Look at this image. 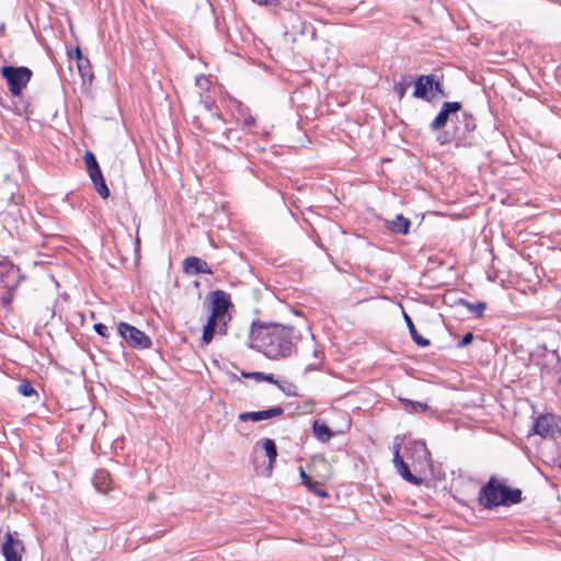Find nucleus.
Here are the masks:
<instances>
[{
  "instance_id": "7ed1b4c3",
  "label": "nucleus",
  "mask_w": 561,
  "mask_h": 561,
  "mask_svg": "<svg viewBox=\"0 0 561 561\" xmlns=\"http://www.w3.org/2000/svg\"><path fill=\"white\" fill-rule=\"evenodd\" d=\"M83 160L95 191L102 198L106 199L110 196V190L105 183V180L103 178L101 168L96 161L95 156L91 151H85Z\"/></svg>"
},
{
  "instance_id": "f704fd0d",
  "label": "nucleus",
  "mask_w": 561,
  "mask_h": 561,
  "mask_svg": "<svg viewBox=\"0 0 561 561\" xmlns=\"http://www.w3.org/2000/svg\"><path fill=\"white\" fill-rule=\"evenodd\" d=\"M414 450L421 453L425 458L428 456L426 445L422 442L413 443Z\"/></svg>"
},
{
  "instance_id": "393cba45",
  "label": "nucleus",
  "mask_w": 561,
  "mask_h": 561,
  "mask_svg": "<svg viewBox=\"0 0 561 561\" xmlns=\"http://www.w3.org/2000/svg\"><path fill=\"white\" fill-rule=\"evenodd\" d=\"M458 304L465 306L470 312L474 313L478 318L483 316V312L486 308L485 302H482V301L472 304L465 299H459Z\"/></svg>"
},
{
  "instance_id": "423d86ee",
  "label": "nucleus",
  "mask_w": 561,
  "mask_h": 561,
  "mask_svg": "<svg viewBox=\"0 0 561 561\" xmlns=\"http://www.w3.org/2000/svg\"><path fill=\"white\" fill-rule=\"evenodd\" d=\"M531 431L543 438H556L561 434V430L557 425L554 416L550 413L539 415L535 420Z\"/></svg>"
},
{
  "instance_id": "c756f323",
  "label": "nucleus",
  "mask_w": 561,
  "mask_h": 561,
  "mask_svg": "<svg viewBox=\"0 0 561 561\" xmlns=\"http://www.w3.org/2000/svg\"><path fill=\"white\" fill-rule=\"evenodd\" d=\"M18 392L24 397L36 394V390L30 381H23L18 386Z\"/></svg>"
},
{
  "instance_id": "7c9ffc66",
  "label": "nucleus",
  "mask_w": 561,
  "mask_h": 561,
  "mask_svg": "<svg viewBox=\"0 0 561 561\" xmlns=\"http://www.w3.org/2000/svg\"><path fill=\"white\" fill-rule=\"evenodd\" d=\"M216 332H217L216 329L204 325L202 342L206 345L209 344L213 341Z\"/></svg>"
},
{
  "instance_id": "39448f33",
  "label": "nucleus",
  "mask_w": 561,
  "mask_h": 561,
  "mask_svg": "<svg viewBox=\"0 0 561 561\" xmlns=\"http://www.w3.org/2000/svg\"><path fill=\"white\" fill-rule=\"evenodd\" d=\"M206 299L210 301V311L213 314L218 316L226 322L230 321L228 310L231 306V302L230 296L226 291L220 289L213 290L207 295Z\"/></svg>"
},
{
  "instance_id": "9b49d317",
  "label": "nucleus",
  "mask_w": 561,
  "mask_h": 561,
  "mask_svg": "<svg viewBox=\"0 0 561 561\" xmlns=\"http://www.w3.org/2000/svg\"><path fill=\"white\" fill-rule=\"evenodd\" d=\"M284 413V409L282 407H273L263 411L255 412H243L239 414V420L242 422L252 421L260 422L263 420H268L272 417L280 416Z\"/></svg>"
},
{
  "instance_id": "f257e3e1",
  "label": "nucleus",
  "mask_w": 561,
  "mask_h": 561,
  "mask_svg": "<svg viewBox=\"0 0 561 561\" xmlns=\"http://www.w3.org/2000/svg\"><path fill=\"white\" fill-rule=\"evenodd\" d=\"M300 334L294 327L279 323L253 321L250 330L251 347L270 359L289 357L295 351Z\"/></svg>"
},
{
  "instance_id": "f03ea898",
  "label": "nucleus",
  "mask_w": 561,
  "mask_h": 561,
  "mask_svg": "<svg viewBox=\"0 0 561 561\" xmlns=\"http://www.w3.org/2000/svg\"><path fill=\"white\" fill-rule=\"evenodd\" d=\"M1 75L7 80L12 95H21L23 89L32 78V70L27 67L4 66L1 68Z\"/></svg>"
},
{
  "instance_id": "aec40b11",
  "label": "nucleus",
  "mask_w": 561,
  "mask_h": 561,
  "mask_svg": "<svg viewBox=\"0 0 561 561\" xmlns=\"http://www.w3.org/2000/svg\"><path fill=\"white\" fill-rule=\"evenodd\" d=\"M403 318L407 323V327L409 329L410 335L412 340L420 346H427L430 345V341L425 337H423L421 334L417 333L415 325L413 324L412 319L403 312Z\"/></svg>"
},
{
  "instance_id": "dca6fc26",
  "label": "nucleus",
  "mask_w": 561,
  "mask_h": 561,
  "mask_svg": "<svg viewBox=\"0 0 561 561\" xmlns=\"http://www.w3.org/2000/svg\"><path fill=\"white\" fill-rule=\"evenodd\" d=\"M112 479L108 471L104 469L96 470L93 477L94 488L100 493H107L111 490Z\"/></svg>"
},
{
  "instance_id": "2f4dec72",
  "label": "nucleus",
  "mask_w": 561,
  "mask_h": 561,
  "mask_svg": "<svg viewBox=\"0 0 561 561\" xmlns=\"http://www.w3.org/2000/svg\"><path fill=\"white\" fill-rule=\"evenodd\" d=\"M474 336L471 332H467L462 339L457 343L458 348H463L472 343Z\"/></svg>"
},
{
  "instance_id": "a878e982",
  "label": "nucleus",
  "mask_w": 561,
  "mask_h": 561,
  "mask_svg": "<svg viewBox=\"0 0 561 561\" xmlns=\"http://www.w3.org/2000/svg\"><path fill=\"white\" fill-rule=\"evenodd\" d=\"M227 323L225 320L219 318L218 316H215L210 312V316L205 324V327H210L213 329H216L218 333H226V327Z\"/></svg>"
},
{
  "instance_id": "473e14b6",
  "label": "nucleus",
  "mask_w": 561,
  "mask_h": 561,
  "mask_svg": "<svg viewBox=\"0 0 561 561\" xmlns=\"http://www.w3.org/2000/svg\"><path fill=\"white\" fill-rule=\"evenodd\" d=\"M313 357L316 358V360L313 363L308 364L306 370L317 369L321 365L322 359L319 356V351L317 348H313Z\"/></svg>"
},
{
  "instance_id": "ea45409f",
  "label": "nucleus",
  "mask_w": 561,
  "mask_h": 561,
  "mask_svg": "<svg viewBox=\"0 0 561 561\" xmlns=\"http://www.w3.org/2000/svg\"><path fill=\"white\" fill-rule=\"evenodd\" d=\"M253 1L259 4H274L277 2V0H253Z\"/></svg>"
},
{
  "instance_id": "c9c22d12",
  "label": "nucleus",
  "mask_w": 561,
  "mask_h": 561,
  "mask_svg": "<svg viewBox=\"0 0 561 561\" xmlns=\"http://www.w3.org/2000/svg\"><path fill=\"white\" fill-rule=\"evenodd\" d=\"M400 462H404L403 459L400 456V448L399 446L394 447V455H393V465L396 469L400 466Z\"/></svg>"
},
{
  "instance_id": "e433bc0d",
  "label": "nucleus",
  "mask_w": 561,
  "mask_h": 561,
  "mask_svg": "<svg viewBox=\"0 0 561 561\" xmlns=\"http://www.w3.org/2000/svg\"><path fill=\"white\" fill-rule=\"evenodd\" d=\"M237 130H233V129H227L224 135L226 136V138L230 141L232 139H236V140H240V136L237 135Z\"/></svg>"
},
{
  "instance_id": "ddd939ff",
  "label": "nucleus",
  "mask_w": 561,
  "mask_h": 561,
  "mask_svg": "<svg viewBox=\"0 0 561 561\" xmlns=\"http://www.w3.org/2000/svg\"><path fill=\"white\" fill-rule=\"evenodd\" d=\"M183 271L190 275L211 274L213 271L206 261L197 256H188L183 261Z\"/></svg>"
},
{
  "instance_id": "2eb2a0df",
  "label": "nucleus",
  "mask_w": 561,
  "mask_h": 561,
  "mask_svg": "<svg viewBox=\"0 0 561 561\" xmlns=\"http://www.w3.org/2000/svg\"><path fill=\"white\" fill-rule=\"evenodd\" d=\"M78 71L83 81H91L93 79V72L91 68L90 60L87 57H83L79 47L75 50Z\"/></svg>"
},
{
  "instance_id": "1a4fd4ad",
  "label": "nucleus",
  "mask_w": 561,
  "mask_h": 561,
  "mask_svg": "<svg viewBox=\"0 0 561 561\" xmlns=\"http://www.w3.org/2000/svg\"><path fill=\"white\" fill-rule=\"evenodd\" d=\"M461 110V103L460 102H444L440 111L436 115V117L432 121L430 127L433 131L439 130L443 127L446 126L449 116L451 114H456Z\"/></svg>"
},
{
  "instance_id": "0eeeda50",
  "label": "nucleus",
  "mask_w": 561,
  "mask_h": 561,
  "mask_svg": "<svg viewBox=\"0 0 561 561\" xmlns=\"http://www.w3.org/2000/svg\"><path fill=\"white\" fill-rule=\"evenodd\" d=\"M502 493V483L491 478L489 482L482 486L479 494V503L485 508H493L500 506V497Z\"/></svg>"
},
{
  "instance_id": "a211bd4d",
  "label": "nucleus",
  "mask_w": 561,
  "mask_h": 561,
  "mask_svg": "<svg viewBox=\"0 0 561 561\" xmlns=\"http://www.w3.org/2000/svg\"><path fill=\"white\" fill-rule=\"evenodd\" d=\"M437 141L440 145H446L448 142L455 141L456 146H467V136L465 134H460V127L455 126L454 133L450 136L449 133H444L437 137Z\"/></svg>"
},
{
  "instance_id": "58836bf2",
  "label": "nucleus",
  "mask_w": 561,
  "mask_h": 561,
  "mask_svg": "<svg viewBox=\"0 0 561 561\" xmlns=\"http://www.w3.org/2000/svg\"><path fill=\"white\" fill-rule=\"evenodd\" d=\"M276 385H277V386L279 387V389H280V390H283L286 394H295V393L290 390V388L293 387V385H290V383H288V382H287V386H283V385H282V383H279L278 381H277V383H276Z\"/></svg>"
},
{
  "instance_id": "4468645a",
  "label": "nucleus",
  "mask_w": 561,
  "mask_h": 561,
  "mask_svg": "<svg viewBox=\"0 0 561 561\" xmlns=\"http://www.w3.org/2000/svg\"><path fill=\"white\" fill-rule=\"evenodd\" d=\"M385 226L393 233L407 234L409 232L411 221L403 215H397L394 219L386 220Z\"/></svg>"
},
{
  "instance_id": "4c0bfd02",
  "label": "nucleus",
  "mask_w": 561,
  "mask_h": 561,
  "mask_svg": "<svg viewBox=\"0 0 561 561\" xmlns=\"http://www.w3.org/2000/svg\"><path fill=\"white\" fill-rule=\"evenodd\" d=\"M243 125L251 128L255 125V118L252 115H244Z\"/></svg>"
},
{
  "instance_id": "5701e85b",
  "label": "nucleus",
  "mask_w": 561,
  "mask_h": 561,
  "mask_svg": "<svg viewBox=\"0 0 561 561\" xmlns=\"http://www.w3.org/2000/svg\"><path fill=\"white\" fill-rule=\"evenodd\" d=\"M398 473L407 481L411 482L415 485H421L423 483V479L419 478L411 473L409 466L405 462H400V466L397 468Z\"/></svg>"
},
{
  "instance_id": "9d476101",
  "label": "nucleus",
  "mask_w": 561,
  "mask_h": 561,
  "mask_svg": "<svg viewBox=\"0 0 561 561\" xmlns=\"http://www.w3.org/2000/svg\"><path fill=\"white\" fill-rule=\"evenodd\" d=\"M19 268L11 262H0V283L3 287L12 289L18 285Z\"/></svg>"
},
{
  "instance_id": "6e6552de",
  "label": "nucleus",
  "mask_w": 561,
  "mask_h": 561,
  "mask_svg": "<svg viewBox=\"0 0 561 561\" xmlns=\"http://www.w3.org/2000/svg\"><path fill=\"white\" fill-rule=\"evenodd\" d=\"M25 546L22 540L14 538L11 533H7L1 546V552L5 561H22Z\"/></svg>"
},
{
  "instance_id": "412c9836",
  "label": "nucleus",
  "mask_w": 561,
  "mask_h": 561,
  "mask_svg": "<svg viewBox=\"0 0 561 561\" xmlns=\"http://www.w3.org/2000/svg\"><path fill=\"white\" fill-rule=\"evenodd\" d=\"M312 428L316 437H318L322 442H328L333 436V433L330 430V427L327 424L321 423L319 421H314Z\"/></svg>"
},
{
  "instance_id": "f3484780",
  "label": "nucleus",
  "mask_w": 561,
  "mask_h": 561,
  "mask_svg": "<svg viewBox=\"0 0 561 561\" xmlns=\"http://www.w3.org/2000/svg\"><path fill=\"white\" fill-rule=\"evenodd\" d=\"M501 505H512L522 502V491L519 489H511L502 483V493L500 497Z\"/></svg>"
},
{
  "instance_id": "b1692460",
  "label": "nucleus",
  "mask_w": 561,
  "mask_h": 561,
  "mask_svg": "<svg viewBox=\"0 0 561 561\" xmlns=\"http://www.w3.org/2000/svg\"><path fill=\"white\" fill-rule=\"evenodd\" d=\"M463 130L460 129V134L467 136V145L470 144L469 135L476 129V118L468 113H462Z\"/></svg>"
},
{
  "instance_id": "a19ab883",
  "label": "nucleus",
  "mask_w": 561,
  "mask_h": 561,
  "mask_svg": "<svg viewBox=\"0 0 561 561\" xmlns=\"http://www.w3.org/2000/svg\"><path fill=\"white\" fill-rule=\"evenodd\" d=\"M433 90H436L437 92L443 93L440 82L435 81Z\"/></svg>"
},
{
  "instance_id": "cd10ccee",
  "label": "nucleus",
  "mask_w": 561,
  "mask_h": 561,
  "mask_svg": "<svg viewBox=\"0 0 561 561\" xmlns=\"http://www.w3.org/2000/svg\"><path fill=\"white\" fill-rule=\"evenodd\" d=\"M400 401L404 404L405 409L410 412H424L428 409L426 403L420 401H412L409 399H400Z\"/></svg>"
},
{
  "instance_id": "4be33fe9",
  "label": "nucleus",
  "mask_w": 561,
  "mask_h": 561,
  "mask_svg": "<svg viewBox=\"0 0 561 561\" xmlns=\"http://www.w3.org/2000/svg\"><path fill=\"white\" fill-rule=\"evenodd\" d=\"M262 447L266 454V456L268 457V462H270V469L272 468L273 463L275 462L276 460V457H277V448H276V444L273 439L271 438H264L262 440Z\"/></svg>"
},
{
  "instance_id": "c85d7f7f",
  "label": "nucleus",
  "mask_w": 561,
  "mask_h": 561,
  "mask_svg": "<svg viewBox=\"0 0 561 561\" xmlns=\"http://www.w3.org/2000/svg\"><path fill=\"white\" fill-rule=\"evenodd\" d=\"M410 84L411 80L407 77H404L402 81L394 84V92L398 94L400 100L404 98L407 89L410 87Z\"/></svg>"
},
{
  "instance_id": "6ab92c4d",
  "label": "nucleus",
  "mask_w": 561,
  "mask_h": 561,
  "mask_svg": "<svg viewBox=\"0 0 561 561\" xmlns=\"http://www.w3.org/2000/svg\"><path fill=\"white\" fill-rule=\"evenodd\" d=\"M300 478L302 483L316 495L325 497L328 493L324 491L320 482L312 481V479L300 468Z\"/></svg>"
},
{
  "instance_id": "72a5a7b5",
  "label": "nucleus",
  "mask_w": 561,
  "mask_h": 561,
  "mask_svg": "<svg viewBox=\"0 0 561 561\" xmlns=\"http://www.w3.org/2000/svg\"><path fill=\"white\" fill-rule=\"evenodd\" d=\"M94 330L98 334L104 336V337H107L110 335V329L107 325L103 324V323H95L94 324Z\"/></svg>"
},
{
  "instance_id": "bb28decb",
  "label": "nucleus",
  "mask_w": 561,
  "mask_h": 561,
  "mask_svg": "<svg viewBox=\"0 0 561 561\" xmlns=\"http://www.w3.org/2000/svg\"><path fill=\"white\" fill-rule=\"evenodd\" d=\"M242 376L245 378H253L255 381H267L271 383H277L273 374H265L262 371H253V373H242Z\"/></svg>"
},
{
  "instance_id": "20e7f679",
  "label": "nucleus",
  "mask_w": 561,
  "mask_h": 561,
  "mask_svg": "<svg viewBox=\"0 0 561 561\" xmlns=\"http://www.w3.org/2000/svg\"><path fill=\"white\" fill-rule=\"evenodd\" d=\"M118 332L123 339L134 347L149 348L151 346L150 337L134 325L121 322L118 324Z\"/></svg>"
},
{
  "instance_id": "f8f14e48",
  "label": "nucleus",
  "mask_w": 561,
  "mask_h": 561,
  "mask_svg": "<svg viewBox=\"0 0 561 561\" xmlns=\"http://www.w3.org/2000/svg\"><path fill=\"white\" fill-rule=\"evenodd\" d=\"M435 83L434 75H423L420 76L415 81V88L413 92V96L416 99H423L430 101L428 96L430 91L433 90Z\"/></svg>"
}]
</instances>
